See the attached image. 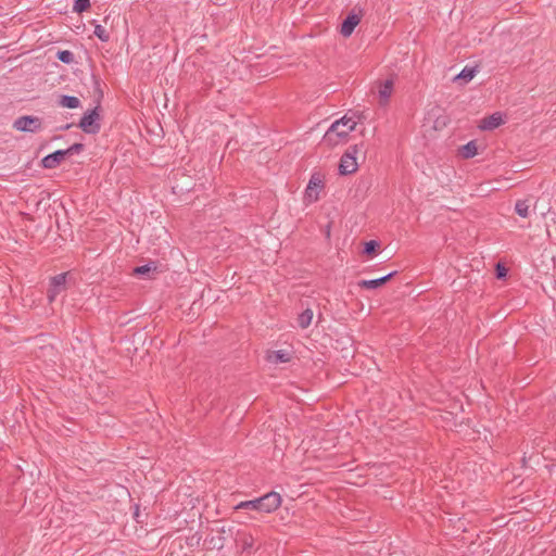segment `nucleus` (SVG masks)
Returning <instances> with one entry per match:
<instances>
[{
    "instance_id": "f257e3e1",
    "label": "nucleus",
    "mask_w": 556,
    "mask_h": 556,
    "mask_svg": "<svg viewBox=\"0 0 556 556\" xmlns=\"http://www.w3.org/2000/svg\"><path fill=\"white\" fill-rule=\"evenodd\" d=\"M281 502V495L271 491L263 496L238 503L235 506V510H254L262 514H270L280 507Z\"/></svg>"
},
{
    "instance_id": "f03ea898",
    "label": "nucleus",
    "mask_w": 556,
    "mask_h": 556,
    "mask_svg": "<svg viewBox=\"0 0 556 556\" xmlns=\"http://www.w3.org/2000/svg\"><path fill=\"white\" fill-rule=\"evenodd\" d=\"M356 123L352 118L342 117L331 124L323 137V142L328 147H336L346 139L355 129Z\"/></svg>"
},
{
    "instance_id": "7ed1b4c3",
    "label": "nucleus",
    "mask_w": 556,
    "mask_h": 556,
    "mask_svg": "<svg viewBox=\"0 0 556 556\" xmlns=\"http://www.w3.org/2000/svg\"><path fill=\"white\" fill-rule=\"evenodd\" d=\"M359 148L357 144L351 146L346 149L340 160L339 173L341 175H350L357 170L358 164L356 161Z\"/></svg>"
},
{
    "instance_id": "20e7f679",
    "label": "nucleus",
    "mask_w": 556,
    "mask_h": 556,
    "mask_svg": "<svg viewBox=\"0 0 556 556\" xmlns=\"http://www.w3.org/2000/svg\"><path fill=\"white\" fill-rule=\"evenodd\" d=\"M13 128L22 132H38L42 128V122L37 116L24 115L14 121Z\"/></svg>"
},
{
    "instance_id": "39448f33",
    "label": "nucleus",
    "mask_w": 556,
    "mask_h": 556,
    "mask_svg": "<svg viewBox=\"0 0 556 556\" xmlns=\"http://www.w3.org/2000/svg\"><path fill=\"white\" fill-rule=\"evenodd\" d=\"M99 113L97 108L89 110L84 114L78 124L86 134L94 135L100 130Z\"/></svg>"
},
{
    "instance_id": "423d86ee",
    "label": "nucleus",
    "mask_w": 556,
    "mask_h": 556,
    "mask_svg": "<svg viewBox=\"0 0 556 556\" xmlns=\"http://www.w3.org/2000/svg\"><path fill=\"white\" fill-rule=\"evenodd\" d=\"M66 278H67V273H62V274L53 276L50 279V287L48 290V300L50 302H53L61 292L65 291Z\"/></svg>"
},
{
    "instance_id": "0eeeda50",
    "label": "nucleus",
    "mask_w": 556,
    "mask_h": 556,
    "mask_svg": "<svg viewBox=\"0 0 556 556\" xmlns=\"http://www.w3.org/2000/svg\"><path fill=\"white\" fill-rule=\"evenodd\" d=\"M324 187V182L321 177L318 174L312 175L306 189H305V199L309 202H316L319 199V192Z\"/></svg>"
},
{
    "instance_id": "6e6552de",
    "label": "nucleus",
    "mask_w": 556,
    "mask_h": 556,
    "mask_svg": "<svg viewBox=\"0 0 556 556\" xmlns=\"http://www.w3.org/2000/svg\"><path fill=\"white\" fill-rule=\"evenodd\" d=\"M67 152L65 150H56L41 160V166L47 169H52L59 166L65 160Z\"/></svg>"
},
{
    "instance_id": "1a4fd4ad",
    "label": "nucleus",
    "mask_w": 556,
    "mask_h": 556,
    "mask_svg": "<svg viewBox=\"0 0 556 556\" xmlns=\"http://www.w3.org/2000/svg\"><path fill=\"white\" fill-rule=\"evenodd\" d=\"M359 21L361 20L356 14L348 15L341 25V35L343 37H350L353 34L355 27L358 25Z\"/></svg>"
},
{
    "instance_id": "9d476101",
    "label": "nucleus",
    "mask_w": 556,
    "mask_h": 556,
    "mask_svg": "<svg viewBox=\"0 0 556 556\" xmlns=\"http://www.w3.org/2000/svg\"><path fill=\"white\" fill-rule=\"evenodd\" d=\"M395 275V271L389 273L388 275L376 278V279H369V280H361L358 282V286L364 289H377L384 285L388 280H390L391 277Z\"/></svg>"
},
{
    "instance_id": "9b49d317",
    "label": "nucleus",
    "mask_w": 556,
    "mask_h": 556,
    "mask_svg": "<svg viewBox=\"0 0 556 556\" xmlns=\"http://www.w3.org/2000/svg\"><path fill=\"white\" fill-rule=\"evenodd\" d=\"M503 124V117L500 113H494L481 121L479 127L483 130H492Z\"/></svg>"
},
{
    "instance_id": "f8f14e48",
    "label": "nucleus",
    "mask_w": 556,
    "mask_h": 556,
    "mask_svg": "<svg viewBox=\"0 0 556 556\" xmlns=\"http://www.w3.org/2000/svg\"><path fill=\"white\" fill-rule=\"evenodd\" d=\"M392 91H393V81L391 79H387L382 84H380L378 93H379L381 105H386L389 102Z\"/></svg>"
},
{
    "instance_id": "ddd939ff",
    "label": "nucleus",
    "mask_w": 556,
    "mask_h": 556,
    "mask_svg": "<svg viewBox=\"0 0 556 556\" xmlns=\"http://www.w3.org/2000/svg\"><path fill=\"white\" fill-rule=\"evenodd\" d=\"M268 361L273 364L287 363L290 361V355L283 350L273 351L268 354Z\"/></svg>"
},
{
    "instance_id": "4468645a",
    "label": "nucleus",
    "mask_w": 556,
    "mask_h": 556,
    "mask_svg": "<svg viewBox=\"0 0 556 556\" xmlns=\"http://www.w3.org/2000/svg\"><path fill=\"white\" fill-rule=\"evenodd\" d=\"M58 103L62 108L76 109L80 105V100L77 97L64 94L60 97Z\"/></svg>"
},
{
    "instance_id": "2eb2a0df",
    "label": "nucleus",
    "mask_w": 556,
    "mask_h": 556,
    "mask_svg": "<svg viewBox=\"0 0 556 556\" xmlns=\"http://www.w3.org/2000/svg\"><path fill=\"white\" fill-rule=\"evenodd\" d=\"M478 153V148L475 141H469L468 143L464 144L460 149V154L465 159H470L476 156Z\"/></svg>"
},
{
    "instance_id": "dca6fc26",
    "label": "nucleus",
    "mask_w": 556,
    "mask_h": 556,
    "mask_svg": "<svg viewBox=\"0 0 556 556\" xmlns=\"http://www.w3.org/2000/svg\"><path fill=\"white\" fill-rule=\"evenodd\" d=\"M313 320V311L311 308H306L302 312L298 317V324L302 329L307 328Z\"/></svg>"
},
{
    "instance_id": "f3484780",
    "label": "nucleus",
    "mask_w": 556,
    "mask_h": 556,
    "mask_svg": "<svg viewBox=\"0 0 556 556\" xmlns=\"http://www.w3.org/2000/svg\"><path fill=\"white\" fill-rule=\"evenodd\" d=\"M156 270V263L149 262L142 266H138L134 269V274L137 276H149L150 273Z\"/></svg>"
},
{
    "instance_id": "a211bd4d",
    "label": "nucleus",
    "mask_w": 556,
    "mask_h": 556,
    "mask_svg": "<svg viewBox=\"0 0 556 556\" xmlns=\"http://www.w3.org/2000/svg\"><path fill=\"white\" fill-rule=\"evenodd\" d=\"M529 208H530V205L527 200H518L515 204V212L520 217H523V218L529 216Z\"/></svg>"
},
{
    "instance_id": "6ab92c4d",
    "label": "nucleus",
    "mask_w": 556,
    "mask_h": 556,
    "mask_svg": "<svg viewBox=\"0 0 556 556\" xmlns=\"http://www.w3.org/2000/svg\"><path fill=\"white\" fill-rule=\"evenodd\" d=\"M476 74H477V68L476 67L466 66L456 76V79H462V80L467 83V81L471 80L476 76Z\"/></svg>"
},
{
    "instance_id": "aec40b11",
    "label": "nucleus",
    "mask_w": 556,
    "mask_h": 556,
    "mask_svg": "<svg viewBox=\"0 0 556 556\" xmlns=\"http://www.w3.org/2000/svg\"><path fill=\"white\" fill-rule=\"evenodd\" d=\"M93 34H94V36H96V37H98L102 42H106V41H109V39H110V35H109V33H108V31H106V29H105L102 25H100V24H98V25H96V26H94Z\"/></svg>"
},
{
    "instance_id": "412c9836",
    "label": "nucleus",
    "mask_w": 556,
    "mask_h": 556,
    "mask_svg": "<svg viewBox=\"0 0 556 556\" xmlns=\"http://www.w3.org/2000/svg\"><path fill=\"white\" fill-rule=\"evenodd\" d=\"M56 58L65 64H71L74 62V53L70 50L59 51Z\"/></svg>"
},
{
    "instance_id": "4be33fe9",
    "label": "nucleus",
    "mask_w": 556,
    "mask_h": 556,
    "mask_svg": "<svg viewBox=\"0 0 556 556\" xmlns=\"http://www.w3.org/2000/svg\"><path fill=\"white\" fill-rule=\"evenodd\" d=\"M90 7V0H75L73 10L77 13L86 11Z\"/></svg>"
},
{
    "instance_id": "5701e85b",
    "label": "nucleus",
    "mask_w": 556,
    "mask_h": 556,
    "mask_svg": "<svg viewBox=\"0 0 556 556\" xmlns=\"http://www.w3.org/2000/svg\"><path fill=\"white\" fill-rule=\"evenodd\" d=\"M379 247V243L376 240H370L365 243L364 247V253L365 254H371L376 251V249Z\"/></svg>"
},
{
    "instance_id": "b1692460",
    "label": "nucleus",
    "mask_w": 556,
    "mask_h": 556,
    "mask_svg": "<svg viewBox=\"0 0 556 556\" xmlns=\"http://www.w3.org/2000/svg\"><path fill=\"white\" fill-rule=\"evenodd\" d=\"M64 150H65V152H67V156H70L75 153L81 152L84 150V144L83 143H74L70 148L64 149Z\"/></svg>"
},
{
    "instance_id": "393cba45",
    "label": "nucleus",
    "mask_w": 556,
    "mask_h": 556,
    "mask_svg": "<svg viewBox=\"0 0 556 556\" xmlns=\"http://www.w3.org/2000/svg\"><path fill=\"white\" fill-rule=\"evenodd\" d=\"M506 275H507L506 267L501 264H497L496 265V277L501 279V278L506 277Z\"/></svg>"
},
{
    "instance_id": "a878e982",
    "label": "nucleus",
    "mask_w": 556,
    "mask_h": 556,
    "mask_svg": "<svg viewBox=\"0 0 556 556\" xmlns=\"http://www.w3.org/2000/svg\"><path fill=\"white\" fill-rule=\"evenodd\" d=\"M70 127H71V125L68 124V125H65V126L63 127V129H68Z\"/></svg>"
}]
</instances>
